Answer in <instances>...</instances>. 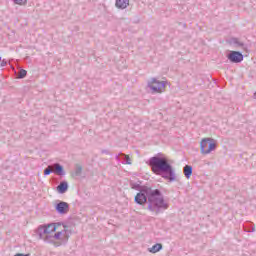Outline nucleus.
<instances>
[{"label":"nucleus","mask_w":256,"mask_h":256,"mask_svg":"<svg viewBox=\"0 0 256 256\" xmlns=\"http://www.w3.org/2000/svg\"><path fill=\"white\" fill-rule=\"evenodd\" d=\"M131 189L139 191L134 198V202L137 205H146L148 201L147 209L155 215L163 213L169 209V202L165 201V197L161 190L153 189L149 186H141V184L130 183Z\"/></svg>","instance_id":"f257e3e1"},{"label":"nucleus","mask_w":256,"mask_h":256,"mask_svg":"<svg viewBox=\"0 0 256 256\" xmlns=\"http://www.w3.org/2000/svg\"><path fill=\"white\" fill-rule=\"evenodd\" d=\"M149 166L151 167L155 175H161V173H166L165 179L169 181H175V171L173 166L169 164V161L165 157L154 156L149 159Z\"/></svg>","instance_id":"f03ea898"},{"label":"nucleus","mask_w":256,"mask_h":256,"mask_svg":"<svg viewBox=\"0 0 256 256\" xmlns=\"http://www.w3.org/2000/svg\"><path fill=\"white\" fill-rule=\"evenodd\" d=\"M58 227H61V223L42 225L38 227L36 233L39 236V239H42L45 243H49V237H53V235H55V231H57Z\"/></svg>","instance_id":"7ed1b4c3"},{"label":"nucleus","mask_w":256,"mask_h":256,"mask_svg":"<svg viewBox=\"0 0 256 256\" xmlns=\"http://www.w3.org/2000/svg\"><path fill=\"white\" fill-rule=\"evenodd\" d=\"M49 243H55V241H61V243H67L69 241V231L67 226H63V229L54 232V235L48 237Z\"/></svg>","instance_id":"20e7f679"},{"label":"nucleus","mask_w":256,"mask_h":256,"mask_svg":"<svg viewBox=\"0 0 256 256\" xmlns=\"http://www.w3.org/2000/svg\"><path fill=\"white\" fill-rule=\"evenodd\" d=\"M217 149V144L213 142L211 138H204L200 142V151L202 155H209L211 151H215Z\"/></svg>","instance_id":"39448f33"},{"label":"nucleus","mask_w":256,"mask_h":256,"mask_svg":"<svg viewBox=\"0 0 256 256\" xmlns=\"http://www.w3.org/2000/svg\"><path fill=\"white\" fill-rule=\"evenodd\" d=\"M166 85L167 82L159 81L157 78H151V80L148 81V87L151 89L152 93H163V91H165Z\"/></svg>","instance_id":"423d86ee"},{"label":"nucleus","mask_w":256,"mask_h":256,"mask_svg":"<svg viewBox=\"0 0 256 256\" xmlns=\"http://www.w3.org/2000/svg\"><path fill=\"white\" fill-rule=\"evenodd\" d=\"M51 173H55V175L63 177V175H65V169H63L61 164L54 163L44 169V175H51Z\"/></svg>","instance_id":"0eeeda50"},{"label":"nucleus","mask_w":256,"mask_h":256,"mask_svg":"<svg viewBox=\"0 0 256 256\" xmlns=\"http://www.w3.org/2000/svg\"><path fill=\"white\" fill-rule=\"evenodd\" d=\"M55 209L59 215H67L69 213V203L60 201L55 205Z\"/></svg>","instance_id":"6e6552de"},{"label":"nucleus","mask_w":256,"mask_h":256,"mask_svg":"<svg viewBox=\"0 0 256 256\" xmlns=\"http://www.w3.org/2000/svg\"><path fill=\"white\" fill-rule=\"evenodd\" d=\"M227 58L231 63H241V61H243V54L238 51H231Z\"/></svg>","instance_id":"1a4fd4ad"},{"label":"nucleus","mask_w":256,"mask_h":256,"mask_svg":"<svg viewBox=\"0 0 256 256\" xmlns=\"http://www.w3.org/2000/svg\"><path fill=\"white\" fill-rule=\"evenodd\" d=\"M67 189H69V184L67 183V181H62V182H60V184L57 186V191H58V193H60L61 195H63V193H67Z\"/></svg>","instance_id":"9d476101"},{"label":"nucleus","mask_w":256,"mask_h":256,"mask_svg":"<svg viewBox=\"0 0 256 256\" xmlns=\"http://www.w3.org/2000/svg\"><path fill=\"white\" fill-rule=\"evenodd\" d=\"M230 45H233L234 47H245V43H243L241 40H239V38H230L229 40Z\"/></svg>","instance_id":"9b49d317"},{"label":"nucleus","mask_w":256,"mask_h":256,"mask_svg":"<svg viewBox=\"0 0 256 256\" xmlns=\"http://www.w3.org/2000/svg\"><path fill=\"white\" fill-rule=\"evenodd\" d=\"M129 5V0H116L115 6L117 9H127V6Z\"/></svg>","instance_id":"f8f14e48"},{"label":"nucleus","mask_w":256,"mask_h":256,"mask_svg":"<svg viewBox=\"0 0 256 256\" xmlns=\"http://www.w3.org/2000/svg\"><path fill=\"white\" fill-rule=\"evenodd\" d=\"M183 171L186 179H191V175H193V166L185 165Z\"/></svg>","instance_id":"ddd939ff"},{"label":"nucleus","mask_w":256,"mask_h":256,"mask_svg":"<svg viewBox=\"0 0 256 256\" xmlns=\"http://www.w3.org/2000/svg\"><path fill=\"white\" fill-rule=\"evenodd\" d=\"M120 157H124L125 162H123L125 165H131V158L129 157V155L127 154H123V153H119L118 155H116L115 159L116 161H119Z\"/></svg>","instance_id":"4468645a"},{"label":"nucleus","mask_w":256,"mask_h":256,"mask_svg":"<svg viewBox=\"0 0 256 256\" xmlns=\"http://www.w3.org/2000/svg\"><path fill=\"white\" fill-rule=\"evenodd\" d=\"M163 249V245L160 243H157L153 245L151 248L148 249L149 253H159Z\"/></svg>","instance_id":"2eb2a0df"},{"label":"nucleus","mask_w":256,"mask_h":256,"mask_svg":"<svg viewBox=\"0 0 256 256\" xmlns=\"http://www.w3.org/2000/svg\"><path fill=\"white\" fill-rule=\"evenodd\" d=\"M81 173H83V167H81V165H76L75 171H74V176L81 177Z\"/></svg>","instance_id":"dca6fc26"},{"label":"nucleus","mask_w":256,"mask_h":256,"mask_svg":"<svg viewBox=\"0 0 256 256\" xmlns=\"http://www.w3.org/2000/svg\"><path fill=\"white\" fill-rule=\"evenodd\" d=\"M27 77V70L21 69L18 72V79H25Z\"/></svg>","instance_id":"f3484780"},{"label":"nucleus","mask_w":256,"mask_h":256,"mask_svg":"<svg viewBox=\"0 0 256 256\" xmlns=\"http://www.w3.org/2000/svg\"><path fill=\"white\" fill-rule=\"evenodd\" d=\"M0 65L2 67H7V60L3 59L1 62H0Z\"/></svg>","instance_id":"a211bd4d"},{"label":"nucleus","mask_w":256,"mask_h":256,"mask_svg":"<svg viewBox=\"0 0 256 256\" xmlns=\"http://www.w3.org/2000/svg\"><path fill=\"white\" fill-rule=\"evenodd\" d=\"M16 5H23V0H13Z\"/></svg>","instance_id":"6ab92c4d"},{"label":"nucleus","mask_w":256,"mask_h":256,"mask_svg":"<svg viewBox=\"0 0 256 256\" xmlns=\"http://www.w3.org/2000/svg\"><path fill=\"white\" fill-rule=\"evenodd\" d=\"M102 153H104L105 155H111V153L109 152V150H102Z\"/></svg>","instance_id":"aec40b11"},{"label":"nucleus","mask_w":256,"mask_h":256,"mask_svg":"<svg viewBox=\"0 0 256 256\" xmlns=\"http://www.w3.org/2000/svg\"><path fill=\"white\" fill-rule=\"evenodd\" d=\"M249 233H255V226H254V227H252V229H251V230H249Z\"/></svg>","instance_id":"412c9836"},{"label":"nucleus","mask_w":256,"mask_h":256,"mask_svg":"<svg viewBox=\"0 0 256 256\" xmlns=\"http://www.w3.org/2000/svg\"><path fill=\"white\" fill-rule=\"evenodd\" d=\"M15 256H27V255L18 253V254H15Z\"/></svg>","instance_id":"4be33fe9"},{"label":"nucleus","mask_w":256,"mask_h":256,"mask_svg":"<svg viewBox=\"0 0 256 256\" xmlns=\"http://www.w3.org/2000/svg\"><path fill=\"white\" fill-rule=\"evenodd\" d=\"M25 3H27V0L24 1V5H25Z\"/></svg>","instance_id":"5701e85b"}]
</instances>
